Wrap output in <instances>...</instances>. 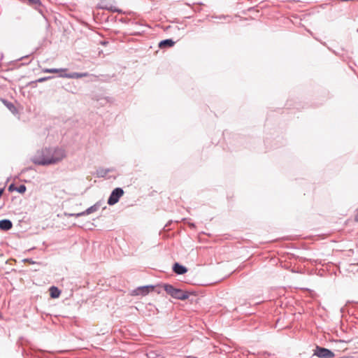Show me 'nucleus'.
<instances>
[{"instance_id":"f257e3e1","label":"nucleus","mask_w":358,"mask_h":358,"mask_svg":"<svg viewBox=\"0 0 358 358\" xmlns=\"http://www.w3.org/2000/svg\"><path fill=\"white\" fill-rule=\"evenodd\" d=\"M51 150H44L38 152L33 158L32 161L38 165H49L52 164V162H47L51 160Z\"/></svg>"},{"instance_id":"f03ea898","label":"nucleus","mask_w":358,"mask_h":358,"mask_svg":"<svg viewBox=\"0 0 358 358\" xmlns=\"http://www.w3.org/2000/svg\"><path fill=\"white\" fill-rule=\"evenodd\" d=\"M163 287L168 294L175 299L185 300L188 298V294L187 292L182 291V289H176L171 285L164 284Z\"/></svg>"},{"instance_id":"7ed1b4c3","label":"nucleus","mask_w":358,"mask_h":358,"mask_svg":"<svg viewBox=\"0 0 358 358\" xmlns=\"http://www.w3.org/2000/svg\"><path fill=\"white\" fill-rule=\"evenodd\" d=\"M124 194V191L121 188H115L111 193L108 203L109 205H114L118 202L120 198Z\"/></svg>"},{"instance_id":"20e7f679","label":"nucleus","mask_w":358,"mask_h":358,"mask_svg":"<svg viewBox=\"0 0 358 358\" xmlns=\"http://www.w3.org/2000/svg\"><path fill=\"white\" fill-rule=\"evenodd\" d=\"M50 156L52 161H49L48 162L55 164L59 162L65 157V152L64 150L62 149H55L54 150H51Z\"/></svg>"},{"instance_id":"39448f33","label":"nucleus","mask_w":358,"mask_h":358,"mask_svg":"<svg viewBox=\"0 0 358 358\" xmlns=\"http://www.w3.org/2000/svg\"><path fill=\"white\" fill-rule=\"evenodd\" d=\"M315 355L320 358H333L334 357V353L331 350L321 348L317 347L315 351Z\"/></svg>"},{"instance_id":"423d86ee","label":"nucleus","mask_w":358,"mask_h":358,"mask_svg":"<svg viewBox=\"0 0 358 358\" xmlns=\"http://www.w3.org/2000/svg\"><path fill=\"white\" fill-rule=\"evenodd\" d=\"M154 290L153 286H143L140 287L131 292L132 296H137V295H142L145 296L147 295L150 292Z\"/></svg>"},{"instance_id":"0eeeda50","label":"nucleus","mask_w":358,"mask_h":358,"mask_svg":"<svg viewBox=\"0 0 358 358\" xmlns=\"http://www.w3.org/2000/svg\"><path fill=\"white\" fill-rule=\"evenodd\" d=\"M13 227V224L9 220H0V229L8 231Z\"/></svg>"},{"instance_id":"6e6552de","label":"nucleus","mask_w":358,"mask_h":358,"mask_svg":"<svg viewBox=\"0 0 358 358\" xmlns=\"http://www.w3.org/2000/svg\"><path fill=\"white\" fill-rule=\"evenodd\" d=\"M88 75L89 74L87 73H70V74H62L60 76L64 77V78H83V77H87V76H88Z\"/></svg>"},{"instance_id":"1a4fd4ad","label":"nucleus","mask_w":358,"mask_h":358,"mask_svg":"<svg viewBox=\"0 0 358 358\" xmlns=\"http://www.w3.org/2000/svg\"><path fill=\"white\" fill-rule=\"evenodd\" d=\"M175 273L178 274H184L187 272V268L179 264L178 263H176L173 268Z\"/></svg>"},{"instance_id":"9d476101","label":"nucleus","mask_w":358,"mask_h":358,"mask_svg":"<svg viewBox=\"0 0 358 358\" xmlns=\"http://www.w3.org/2000/svg\"><path fill=\"white\" fill-rule=\"evenodd\" d=\"M174 44H175V42L173 41H172L171 39H166V40L162 41L159 43V47L160 48H170V47L173 46Z\"/></svg>"},{"instance_id":"9b49d317","label":"nucleus","mask_w":358,"mask_h":358,"mask_svg":"<svg viewBox=\"0 0 358 358\" xmlns=\"http://www.w3.org/2000/svg\"><path fill=\"white\" fill-rule=\"evenodd\" d=\"M60 291L56 287H51L50 289V294L52 298H57L60 295Z\"/></svg>"},{"instance_id":"f8f14e48","label":"nucleus","mask_w":358,"mask_h":358,"mask_svg":"<svg viewBox=\"0 0 358 358\" xmlns=\"http://www.w3.org/2000/svg\"><path fill=\"white\" fill-rule=\"evenodd\" d=\"M66 71V69H45L43 70L44 73H56Z\"/></svg>"},{"instance_id":"ddd939ff","label":"nucleus","mask_w":358,"mask_h":358,"mask_svg":"<svg viewBox=\"0 0 358 358\" xmlns=\"http://www.w3.org/2000/svg\"><path fill=\"white\" fill-rule=\"evenodd\" d=\"M6 106L10 110H12L13 109H15V106H13V103H8V102H4Z\"/></svg>"},{"instance_id":"4468645a","label":"nucleus","mask_w":358,"mask_h":358,"mask_svg":"<svg viewBox=\"0 0 358 358\" xmlns=\"http://www.w3.org/2000/svg\"><path fill=\"white\" fill-rule=\"evenodd\" d=\"M25 190H26V187L24 185H20L17 189V191L20 193H24L25 192Z\"/></svg>"},{"instance_id":"2eb2a0df","label":"nucleus","mask_w":358,"mask_h":358,"mask_svg":"<svg viewBox=\"0 0 358 358\" xmlns=\"http://www.w3.org/2000/svg\"><path fill=\"white\" fill-rule=\"evenodd\" d=\"M108 10H111V11H113V12H117V13H120V12H121V10H119V9H117V8H115V7H113V6L110 7V8H108Z\"/></svg>"},{"instance_id":"dca6fc26","label":"nucleus","mask_w":358,"mask_h":358,"mask_svg":"<svg viewBox=\"0 0 358 358\" xmlns=\"http://www.w3.org/2000/svg\"><path fill=\"white\" fill-rule=\"evenodd\" d=\"M355 220H356L357 222H358V208H357V215H356V216H355Z\"/></svg>"},{"instance_id":"f3484780","label":"nucleus","mask_w":358,"mask_h":358,"mask_svg":"<svg viewBox=\"0 0 358 358\" xmlns=\"http://www.w3.org/2000/svg\"><path fill=\"white\" fill-rule=\"evenodd\" d=\"M45 80V78H41V79L39 80V81H42V80Z\"/></svg>"},{"instance_id":"a211bd4d","label":"nucleus","mask_w":358,"mask_h":358,"mask_svg":"<svg viewBox=\"0 0 358 358\" xmlns=\"http://www.w3.org/2000/svg\"><path fill=\"white\" fill-rule=\"evenodd\" d=\"M357 31H358V29H357Z\"/></svg>"}]
</instances>
